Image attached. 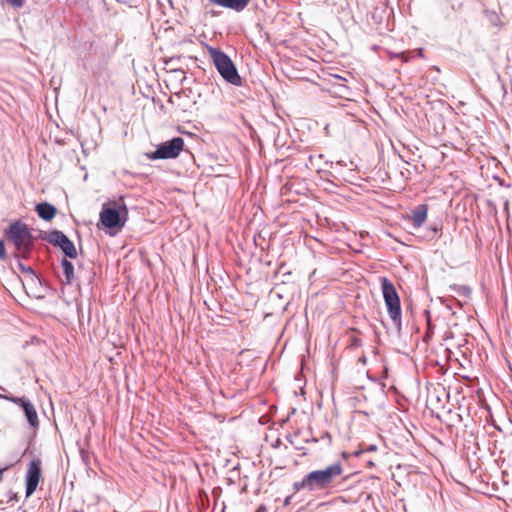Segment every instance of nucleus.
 Masks as SVG:
<instances>
[{
  "label": "nucleus",
  "mask_w": 512,
  "mask_h": 512,
  "mask_svg": "<svg viewBox=\"0 0 512 512\" xmlns=\"http://www.w3.org/2000/svg\"><path fill=\"white\" fill-rule=\"evenodd\" d=\"M344 468L341 462H335L323 469H317L305 475L301 481L294 483L295 491H323L336 487V480L342 476Z\"/></svg>",
  "instance_id": "1"
},
{
  "label": "nucleus",
  "mask_w": 512,
  "mask_h": 512,
  "mask_svg": "<svg viewBox=\"0 0 512 512\" xmlns=\"http://www.w3.org/2000/svg\"><path fill=\"white\" fill-rule=\"evenodd\" d=\"M5 237L15 246L21 257L29 256L34 246V237L27 224L20 220L11 223L5 230Z\"/></svg>",
  "instance_id": "2"
},
{
  "label": "nucleus",
  "mask_w": 512,
  "mask_h": 512,
  "mask_svg": "<svg viewBox=\"0 0 512 512\" xmlns=\"http://www.w3.org/2000/svg\"><path fill=\"white\" fill-rule=\"evenodd\" d=\"M210 58L224 80L235 86H240L242 80L232 60L220 49L208 47Z\"/></svg>",
  "instance_id": "3"
},
{
  "label": "nucleus",
  "mask_w": 512,
  "mask_h": 512,
  "mask_svg": "<svg viewBox=\"0 0 512 512\" xmlns=\"http://www.w3.org/2000/svg\"><path fill=\"white\" fill-rule=\"evenodd\" d=\"M381 289L388 314L396 326L401 325L400 298L394 284L386 277L381 278Z\"/></svg>",
  "instance_id": "4"
},
{
  "label": "nucleus",
  "mask_w": 512,
  "mask_h": 512,
  "mask_svg": "<svg viewBox=\"0 0 512 512\" xmlns=\"http://www.w3.org/2000/svg\"><path fill=\"white\" fill-rule=\"evenodd\" d=\"M183 148V138L175 137L172 140L161 144L155 151L148 153L147 157L151 160L176 158Z\"/></svg>",
  "instance_id": "5"
},
{
  "label": "nucleus",
  "mask_w": 512,
  "mask_h": 512,
  "mask_svg": "<svg viewBox=\"0 0 512 512\" xmlns=\"http://www.w3.org/2000/svg\"><path fill=\"white\" fill-rule=\"evenodd\" d=\"M121 212L127 214V208L124 203L119 206V210L103 206L100 212V222L106 228H115L123 226L124 222L121 221Z\"/></svg>",
  "instance_id": "6"
},
{
  "label": "nucleus",
  "mask_w": 512,
  "mask_h": 512,
  "mask_svg": "<svg viewBox=\"0 0 512 512\" xmlns=\"http://www.w3.org/2000/svg\"><path fill=\"white\" fill-rule=\"evenodd\" d=\"M48 241L54 246H59L67 257L72 259L77 257L74 243L63 232L57 230L50 232Z\"/></svg>",
  "instance_id": "7"
},
{
  "label": "nucleus",
  "mask_w": 512,
  "mask_h": 512,
  "mask_svg": "<svg viewBox=\"0 0 512 512\" xmlns=\"http://www.w3.org/2000/svg\"><path fill=\"white\" fill-rule=\"evenodd\" d=\"M41 464L39 459H34L28 465L26 472V497H30L35 492L41 480Z\"/></svg>",
  "instance_id": "8"
},
{
  "label": "nucleus",
  "mask_w": 512,
  "mask_h": 512,
  "mask_svg": "<svg viewBox=\"0 0 512 512\" xmlns=\"http://www.w3.org/2000/svg\"><path fill=\"white\" fill-rule=\"evenodd\" d=\"M5 399L13 402L14 404L20 406L27 418V421L29 422L30 426L32 428H37L39 426V419L37 415V411L35 409V406L26 398L24 397H8L5 396Z\"/></svg>",
  "instance_id": "9"
},
{
  "label": "nucleus",
  "mask_w": 512,
  "mask_h": 512,
  "mask_svg": "<svg viewBox=\"0 0 512 512\" xmlns=\"http://www.w3.org/2000/svg\"><path fill=\"white\" fill-rule=\"evenodd\" d=\"M251 0H208L210 4L240 12L244 10Z\"/></svg>",
  "instance_id": "10"
},
{
  "label": "nucleus",
  "mask_w": 512,
  "mask_h": 512,
  "mask_svg": "<svg viewBox=\"0 0 512 512\" xmlns=\"http://www.w3.org/2000/svg\"><path fill=\"white\" fill-rule=\"evenodd\" d=\"M428 206L426 204L418 205L412 210L411 220L415 228H419L427 219Z\"/></svg>",
  "instance_id": "11"
},
{
  "label": "nucleus",
  "mask_w": 512,
  "mask_h": 512,
  "mask_svg": "<svg viewBox=\"0 0 512 512\" xmlns=\"http://www.w3.org/2000/svg\"><path fill=\"white\" fill-rule=\"evenodd\" d=\"M35 210L38 213L39 217L46 221L52 220L56 215V208L53 205L46 202L37 204Z\"/></svg>",
  "instance_id": "12"
},
{
  "label": "nucleus",
  "mask_w": 512,
  "mask_h": 512,
  "mask_svg": "<svg viewBox=\"0 0 512 512\" xmlns=\"http://www.w3.org/2000/svg\"><path fill=\"white\" fill-rule=\"evenodd\" d=\"M62 267L64 270L66 281L67 283H70L74 277V266L70 261L64 258L62 260Z\"/></svg>",
  "instance_id": "13"
},
{
  "label": "nucleus",
  "mask_w": 512,
  "mask_h": 512,
  "mask_svg": "<svg viewBox=\"0 0 512 512\" xmlns=\"http://www.w3.org/2000/svg\"><path fill=\"white\" fill-rule=\"evenodd\" d=\"M9 6L13 8H21L26 0H4Z\"/></svg>",
  "instance_id": "14"
},
{
  "label": "nucleus",
  "mask_w": 512,
  "mask_h": 512,
  "mask_svg": "<svg viewBox=\"0 0 512 512\" xmlns=\"http://www.w3.org/2000/svg\"><path fill=\"white\" fill-rule=\"evenodd\" d=\"M0 259H6V249L4 241L0 239Z\"/></svg>",
  "instance_id": "15"
},
{
  "label": "nucleus",
  "mask_w": 512,
  "mask_h": 512,
  "mask_svg": "<svg viewBox=\"0 0 512 512\" xmlns=\"http://www.w3.org/2000/svg\"><path fill=\"white\" fill-rule=\"evenodd\" d=\"M366 361H367L366 356H365V355H362V356H360V357L358 358L357 363H358V364H361V365H363V366H364V365L366 364Z\"/></svg>",
  "instance_id": "16"
},
{
  "label": "nucleus",
  "mask_w": 512,
  "mask_h": 512,
  "mask_svg": "<svg viewBox=\"0 0 512 512\" xmlns=\"http://www.w3.org/2000/svg\"><path fill=\"white\" fill-rule=\"evenodd\" d=\"M6 470V468L4 469H0V482L2 481L3 479V472Z\"/></svg>",
  "instance_id": "17"
}]
</instances>
